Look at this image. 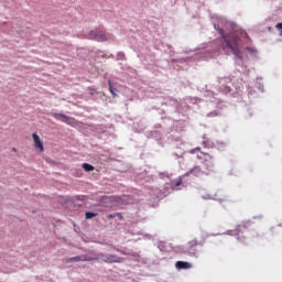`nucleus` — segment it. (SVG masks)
I'll return each instance as SVG.
<instances>
[{"label": "nucleus", "mask_w": 282, "mask_h": 282, "mask_svg": "<svg viewBox=\"0 0 282 282\" xmlns=\"http://www.w3.org/2000/svg\"><path fill=\"white\" fill-rule=\"evenodd\" d=\"M191 153H197L196 158L203 162L205 171H203L200 166H195L188 172L189 175L202 177V175H210V173L215 171V163L213 162V156L210 154L202 152L200 148L192 150Z\"/></svg>", "instance_id": "nucleus-1"}, {"label": "nucleus", "mask_w": 282, "mask_h": 282, "mask_svg": "<svg viewBox=\"0 0 282 282\" xmlns=\"http://www.w3.org/2000/svg\"><path fill=\"white\" fill-rule=\"evenodd\" d=\"M220 34L224 39L220 44L221 50H224V52L226 53L232 52V54L237 56V58H243L241 50H239V36L232 35L228 37L224 35V30H220Z\"/></svg>", "instance_id": "nucleus-2"}, {"label": "nucleus", "mask_w": 282, "mask_h": 282, "mask_svg": "<svg viewBox=\"0 0 282 282\" xmlns=\"http://www.w3.org/2000/svg\"><path fill=\"white\" fill-rule=\"evenodd\" d=\"M88 39L98 43H105V41H110L111 34L107 33L105 29H95L89 32Z\"/></svg>", "instance_id": "nucleus-3"}, {"label": "nucleus", "mask_w": 282, "mask_h": 282, "mask_svg": "<svg viewBox=\"0 0 282 282\" xmlns=\"http://www.w3.org/2000/svg\"><path fill=\"white\" fill-rule=\"evenodd\" d=\"M94 261H102L104 263H122L124 259L116 256V254H105L99 253L94 258Z\"/></svg>", "instance_id": "nucleus-4"}, {"label": "nucleus", "mask_w": 282, "mask_h": 282, "mask_svg": "<svg viewBox=\"0 0 282 282\" xmlns=\"http://www.w3.org/2000/svg\"><path fill=\"white\" fill-rule=\"evenodd\" d=\"M32 138L35 144V149H39V151L43 153V151H45V147L43 145V141L41 140V137H39V134L36 133H33Z\"/></svg>", "instance_id": "nucleus-5"}, {"label": "nucleus", "mask_w": 282, "mask_h": 282, "mask_svg": "<svg viewBox=\"0 0 282 282\" xmlns=\"http://www.w3.org/2000/svg\"><path fill=\"white\" fill-rule=\"evenodd\" d=\"M52 116H53V118H55V120H61L62 122H66L67 124H69V122H72V118L67 115L53 112Z\"/></svg>", "instance_id": "nucleus-6"}, {"label": "nucleus", "mask_w": 282, "mask_h": 282, "mask_svg": "<svg viewBox=\"0 0 282 282\" xmlns=\"http://www.w3.org/2000/svg\"><path fill=\"white\" fill-rule=\"evenodd\" d=\"M52 116H53V118H55V120H61L62 122H66L67 124H69V122H72V118L67 115L53 112Z\"/></svg>", "instance_id": "nucleus-7"}, {"label": "nucleus", "mask_w": 282, "mask_h": 282, "mask_svg": "<svg viewBox=\"0 0 282 282\" xmlns=\"http://www.w3.org/2000/svg\"><path fill=\"white\" fill-rule=\"evenodd\" d=\"M80 262V261H94V258H88L87 256H77V257H73V258H68L66 260V263H72V262Z\"/></svg>", "instance_id": "nucleus-8"}, {"label": "nucleus", "mask_w": 282, "mask_h": 282, "mask_svg": "<svg viewBox=\"0 0 282 282\" xmlns=\"http://www.w3.org/2000/svg\"><path fill=\"white\" fill-rule=\"evenodd\" d=\"M198 246H202L200 242L197 241V239H193V240H189L187 242V249L189 250V252H192L193 254H195V250Z\"/></svg>", "instance_id": "nucleus-9"}, {"label": "nucleus", "mask_w": 282, "mask_h": 282, "mask_svg": "<svg viewBox=\"0 0 282 282\" xmlns=\"http://www.w3.org/2000/svg\"><path fill=\"white\" fill-rule=\"evenodd\" d=\"M175 268L177 270H191V268H193V264H191L189 262L177 261L175 263Z\"/></svg>", "instance_id": "nucleus-10"}, {"label": "nucleus", "mask_w": 282, "mask_h": 282, "mask_svg": "<svg viewBox=\"0 0 282 282\" xmlns=\"http://www.w3.org/2000/svg\"><path fill=\"white\" fill-rule=\"evenodd\" d=\"M82 167L84 169V171H86L87 173L95 171L96 167H94V165L89 164V163H84L82 165Z\"/></svg>", "instance_id": "nucleus-11"}, {"label": "nucleus", "mask_w": 282, "mask_h": 282, "mask_svg": "<svg viewBox=\"0 0 282 282\" xmlns=\"http://www.w3.org/2000/svg\"><path fill=\"white\" fill-rule=\"evenodd\" d=\"M98 213L94 212H86V219H94V217H97Z\"/></svg>", "instance_id": "nucleus-12"}, {"label": "nucleus", "mask_w": 282, "mask_h": 282, "mask_svg": "<svg viewBox=\"0 0 282 282\" xmlns=\"http://www.w3.org/2000/svg\"><path fill=\"white\" fill-rule=\"evenodd\" d=\"M109 85V91L110 94H112L113 96H116V91H118V89L113 88V86L111 85V80L108 82Z\"/></svg>", "instance_id": "nucleus-13"}, {"label": "nucleus", "mask_w": 282, "mask_h": 282, "mask_svg": "<svg viewBox=\"0 0 282 282\" xmlns=\"http://www.w3.org/2000/svg\"><path fill=\"white\" fill-rule=\"evenodd\" d=\"M275 29L279 30V32H280L279 35L282 36V22L278 23L275 25Z\"/></svg>", "instance_id": "nucleus-14"}, {"label": "nucleus", "mask_w": 282, "mask_h": 282, "mask_svg": "<svg viewBox=\"0 0 282 282\" xmlns=\"http://www.w3.org/2000/svg\"><path fill=\"white\" fill-rule=\"evenodd\" d=\"M117 58H118V61H124V54L122 52H119L117 54Z\"/></svg>", "instance_id": "nucleus-15"}, {"label": "nucleus", "mask_w": 282, "mask_h": 282, "mask_svg": "<svg viewBox=\"0 0 282 282\" xmlns=\"http://www.w3.org/2000/svg\"><path fill=\"white\" fill-rule=\"evenodd\" d=\"M175 188H177V186H182V178H178L175 183H174Z\"/></svg>", "instance_id": "nucleus-16"}, {"label": "nucleus", "mask_w": 282, "mask_h": 282, "mask_svg": "<svg viewBox=\"0 0 282 282\" xmlns=\"http://www.w3.org/2000/svg\"><path fill=\"white\" fill-rule=\"evenodd\" d=\"M243 228H248L247 225H239L238 226V232H241V230H243Z\"/></svg>", "instance_id": "nucleus-17"}, {"label": "nucleus", "mask_w": 282, "mask_h": 282, "mask_svg": "<svg viewBox=\"0 0 282 282\" xmlns=\"http://www.w3.org/2000/svg\"><path fill=\"white\" fill-rule=\"evenodd\" d=\"M246 50H247V52H250V53L254 52V51H253L252 48H250V47H247Z\"/></svg>", "instance_id": "nucleus-18"}, {"label": "nucleus", "mask_w": 282, "mask_h": 282, "mask_svg": "<svg viewBox=\"0 0 282 282\" xmlns=\"http://www.w3.org/2000/svg\"><path fill=\"white\" fill-rule=\"evenodd\" d=\"M108 217L109 219H112V217H116V214H110Z\"/></svg>", "instance_id": "nucleus-19"}, {"label": "nucleus", "mask_w": 282, "mask_h": 282, "mask_svg": "<svg viewBox=\"0 0 282 282\" xmlns=\"http://www.w3.org/2000/svg\"><path fill=\"white\" fill-rule=\"evenodd\" d=\"M13 151L17 152V148H13Z\"/></svg>", "instance_id": "nucleus-20"}]
</instances>
